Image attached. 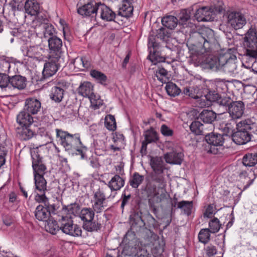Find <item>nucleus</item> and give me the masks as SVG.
Here are the masks:
<instances>
[{
    "instance_id": "obj_1",
    "label": "nucleus",
    "mask_w": 257,
    "mask_h": 257,
    "mask_svg": "<svg viewBox=\"0 0 257 257\" xmlns=\"http://www.w3.org/2000/svg\"><path fill=\"white\" fill-rule=\"evenodd\" d=\"M150 165L155 173L151 179L148 180L142 188V194L148 199L150 206L161 203L166 198V181L162 174L165 168V163L161 157H152Z\"/></svg>"
},
{
    "instance_id": "obj_2",
    "label": "nucleus",
    "mask_w": 257,
    "mask_h": 257,
    "mask_svg": "<svg viewBox=\"0 0 257 257\" xmlns=\"http://www.w3.org/2000/svg\"><path fill=\"white\" fill-rule=\"evenodd\" d=\"M55 131L57 138L66 150L75 152L77 155L80 156L81 159L84 158L86 148L83 146L78 134L72 135L58 128Z\"/></svg>"
},
{
    "instance_id": "obj_3",
    "label": "nucleus",
    "mask_w": 257,
    "mask_h": 257,
    "mask_svg": "<svg viewBox=\"0 0 257 257\" xmlns=\"http://www.w3.org/2000/svg\"><path fill=\"white\" fill-rule=\"evenodd\" d=\"M243 45L246 48L245 57L255 62L257 58V34L255 29L251 27L245 34Z\"/></svg>"
},
{
    "instance_id": "obj_4",
    "label": "nucleus",
    "mask_w": 257,
    "mask_h": 257,
    "mask_svg": "<svg viewBox=\"0 0 257 257\" xmlns=\"http://www.w3.org/2000/svg\"><path fill=\"white\" fill-rule=\"evenodd\" d=\"M135 236L134 232L128 231L123 238V241L128 244H132L131 242L135 243L134 246L130 248V255L132 257H146L148 253L146 246L143 245Z\"/></svg>"
},
{
    "instance_id": "obj_5",
    "label": "nucleus",
    "mask_w": 257,
    "mask_h": 257,
    "mask_svg": "<svg viewBox=\"0 0 257 257\" xmlns=\"http://www.w3.org/2000/svg\"><path fill=\"white\" fill-rule=\"evenodd\" d=\"M196 37L206 52H208L216 42L214 31L208 27L201 28L196 33Z\"/></svg>"
},
{
    "instance_id": "obj_6",
    "label": "nucleus",
    "mask_w": 257,
    "mask_h": 257,
    "mask_svg": "<svg viewBox=\"0 0 257 257\" xmlns=\"http://www.w3.org/2000/svg\"><path fill=\"white\" fill-rule=\"evenodd\" d=\"M220 69L226 73L235 76L238 73L236 57L229 52L223 53V57L221 58Z\"/></svg>"
},
{
    "instance_id": "obj_7",
    "label": "nucleus",
    "mask_w": 257,
    "mask_h": 257,
    "mask_svg": "<svg viewBox=\"0 0 257 257\" xmlns=\"http://www.w3.org/2000/svg\"><path fill=\"white\" fill-rule=\"evenodd\" d=\"M35 192V200L39 203H46L47 198L45 195V192L47 191V182L44 179L43 175H35L34 176Z\"/></svg>"
},
{
    "instance_id": "obj_8",
    "label": "nucleus",
    "mask_w": 257,
    "mask_h": 257,
    "mask_svg": "<svg viewBox=\"0 0 257 257\" xmlns=\"http://www.w3.org/2000/svg\"><path fill=\"white\" fill-rule=\"evenodd\" d=\"M60 224V229L63 232L74 237L81 235L82 229L81 227L76 224H74L70 219L67 217L62 216L61 219L59 220Z\"/></svg>"
},
{
    "instance_id": "obj_9",
    "label": "nucleus",
    "mask_w": 257,
    "mask_h": 257,
    "mask_svg": "<svg viewBox=\"0 0 257 257\" xmlns=\"http://www.w3.org/2000/svg\"><path fill=\"white\" fill-rule=\"evenodd\" d=\"M226 17L228 26L235 30L242 29L246 24L244 15L239 12H228Z\"/></svg>"
},
{
    "instance_id": "obj_10",
    "label": "nucleus",
    "mask_w": 257,
    "mask_h": 257,
    "mask_svg": "<svg viewBox=\"0 0 257 257\" xmlns=\"http://www.w3.org/2000/svg\"><path fill=\"white\" fill-rule=\"evenodd\" d=\"M106 197L102 188H99L93 193L92 208L97 213L102 212L107 206Z\"/></svg>"
},
{
    "instance_id": "obj_11",
    "label": "nucleus",
    "mask_w": 257,
    "mask_h": 257,
    "mask_svg": "<svg viewBox=\"0 0 257 257\" xmlns=\"http://www.w3.org/2000/svg\"><path fill=\"white\" fill-rule=\"evenodd\" d=\"M215 13L210 7H203L196 11L194 17L198 22H209L213 21Z\"/></svg>"
},
{
    "instance_id": "obj_12",
    "label": "nucleus",
    "mask_w": 257,
    "mask_h": 257,
    "mask_svg": "<svg viewBox=\"0 0 257 257\" xmlns=\"http://www.w3.org/2000/svg\"><path fill=\"white\" fill-rule=\"evenodd\" d=\"M32 167L35 175H43L45 173L46 167L43 163L42 158L37 151L31 152Z\"/></svg>"
},
{
    "instance_id": "obj_13",
    "label": "nucleus",
    "mask_w": 257,
    "mask_h": 257,
    "mask_svg": "<svg viewBox=\"0 0 257 257\" xmlns=\"http://www.w3.org/2000/svg\"><path fill=\"white\" fill-rule=\"evenodd\" d=\"M100 3L95 1H91L79 8L77 9V12L78 14L82 16L96 17L98 13L97 8Z\"/></svg>"
},
{
    "instance_id": "obj_14",
    "label": "nucleus",
    "mask_w": 257,
    "mask_h": 257,
    "mask_svg": "<svg viewBox=\"0 0 257 257\" xmlns=\"http://www.w3.org/2000/svg\"><path fill=\"white\" fill-rule=\"evenodd\" d=\"M244 109V105L242 101H233L229 106L228 113L232 119H236L242 116Z\"/></svg>"
},
{
    "instance_id": "obj_15",
    "label": "nucleus",
    "mask_w": 257,
    "mask_h": 257,
    "mask_svg": "<svg viewBox=\"0 0 257 257\" xmlns=\"http://www.w3.org/2000/svg\"><path fill=\"white\" fill-rule=\"evenodd\" d=\"M97 16L102 20L111 22L113 21L116 16L115 13L113 12L109 7L101 3L97 8Z\"/></svg>"
},
{
    "instance_id": "obj_16",
    "label": "nucleus",
    "mask_w": 257,
    "mask_h": 257,
    "mask_svg": "<svg viewBox=\"0 0 257 257\" xmlns=\"http://www.w3.org/2000/svg\"><path fill=\"white\" fill-rule=\"evenodd\" d=\"M223 57V53H220L218 56L208 55L202 61L205 67L209 69H220L221 66V58Z\"/></svg>"
},
{
    "instance_id": "obj_17",
    "label": "nucleus",
    "mask_w": 257,
    "mask_h": 257,
    "mask_svg": "<svg viewBox=\"0 0 257 257\" xmlns=\"http://www.w3.org/2000/svg\"><path fill=\"white\" fill-rule=\"evenodd\" d=\"M205 140L208 145H211L210 149L208 152L214 153L215 152L211 150L212 146H221L224 143L223 136L218 134L207 133L205 136Z\"/></svg>"
},
{
    "instance_id": "obj_18",
    "label": "nucleus",
    "mask_w": 257,
    "mask_h": 257,
    "mask_svg": "<svg viewBox=\"0 0 257 257\" xmlns=\"http://www.w3.org/2000/svg\"><path fill=\"white\" fill-rule=\"evenodd\" d=\"M251 136L249 132L237 130L232 134V139L236 144L243 145L250 141Z\"/></svg>"
},
{
    "instance_id": "obj_19",
    "label": "nucleus",
    "mask_w": 257,
    "mask_h": 257,
    "mask_svg": "<svg viewBox=\"0 0 257 257\" xmlns=\"http://www.w3.org/2000/svg\"><path fill=\"white\" fill-rule=\"evenodd\" d=\"M41 107L40 101L35 98H29L25 100V109L31 114H37Z\"/></svg>"
},
{
    "instance_id": "obj_20",
    "label": "nucleus",
    "mask_w": 257,
    "mask_h": 257,
    "mask_svg": "<svg viewBox=\"0 0 257 257\" xmlns=\"http://www.w3.org/2000/svg\"><path fill=\"white\" fill-rule=\"evenodd\" d=\"M26 86V79L20 75H15L10 77L9 89L16 88L23 89Z\"/></svg>"
},
{
    "instance_id": "obj_21",
    "label": "nucleus",
    "mask_w": 257,
    "mask_h": 257,
    "mask_svg": "<svg viewBox=\"0 0 257 257\" xmlns=\"http://www.w3.org/2000/svg\"><path fill=\"white\" fill-rule=\"evenodd\" d=\"M93 85L88 81L81 82L77 91L79 95L84 97H89L93 93Z\"/></svg>"
},
{
    "instance_id": "obj_22",
    "label": "nucleus",
    "mask_w": 257,
    "mask_h": 257,
    "mask_svg": "<svg viewBox=\"0 0 257 257\" xmlns=\"http://www.w3.org/2000/svg\"><path fill=\"white\" fill-rule=\"evenodd\" d=\"M25 10L29 15L36 16L40 12V4L37 0H27L25 4Z\"/></svg>"
},
{
    "instance_id": "obj_23",
    "label": "nucleus",
    "mask_w": 257,
    "mask_h": 257,
    "mask_svg": "<svg viewBox=\"0 0 257 257\" xmlns=\"http://www.w3.org/2000/svg\"><path fill=\"white\" fill-rule=\"evenodd\" d=\"M184 155L182 152H172L166 153L164 159L167 163L180 165L181 164Z\"/></svg>"
},
{
    "instance_id": "obj_24",
    "label": "nucleus",
    "mask_w": 257,
    "mask_h": 257,
    "mask_svg": "<svg viewBox=\"0 0 257 257\" xmlns=\"http://www.w3.org/2000/svg\"><path fill=\"white\" fill-rule=\"evenodd\" d=\"M124 185V180L118 175H115L107 184L112 192L119 190Z\"/></svg>"
},
{
    "instance_id": "obj_25",
    "label": "nucleus",
    "mask_w": 257,
    "mask_h": 257,
    "mask_svg": "<svg viewBox=\"0 0 257 257\" xmlns=\"http://www.w3.org/2000/svg\"><path fill=\"white\" fill-rule=\"evenodd\" d=\"M183 93L193 99H197L201 96L202 91L197 85H190L184 88Z\"/></svg>"
},
{
    "instance_id": "obj_26",
    "label": "nucleus",
    "mask_w": 257,
    "mask_h": 257,
    "mask_svg": "<svg viewBox=\"0 0 257 257\" xmlns=\"http://www.w3.org/2000/svg\"><path fill=\"white\" fill-rule=\"evenodd\" d=\"M17 121L22 126H29L33 122V118L28 111H21L17 115Z\"/></svg>"
},
{
    "instance_id": "obj_27",
    "label": "nucleus",
    "mask_w": 257,
    "mask_h": 257,
    "mask_svg": "<svg viewBox=\"0 0 257 257\" xmlns=\"http://www.w3.org/2000/svg\"><path fill=\"white\" fill-rule=\"evenodd\" d=\"M35 216L38 220L42 221H47L50 219V217L48 209L41 205L37 207Z\"/></svg>"
},
{
    "instance_id": "obj_28",
    "label": "nucleus",
    "mask_w": 257,
    "mask_h": 257,
    "mask_svg": "<svg viewBox=\"0 0 257 257\" xmlns=\"http://www.w3.org/2000/svg\"><path fill=\"white\" fill-rule=\"evenodd\" d=\"M58 70L57 64L54 62H46L44 66L42 72L43 75L45 78H48L53 76Z\"/></svg>"
},
{
    "instance_id": "obj_29",
    "label": "nucleus",
    "mask_w": 257,
    "mask_h": 257,
    "mask_svg": "<svg viewBox=\"0 0 257 257\" xmlns=\"http://www.w3.org/2000/svg\"><path fill=\"white\" fill-rule=\"evenodd\" d=\"M192 11L193 8L192 7L181 10L178 15L179 23L183 26L187 25L190 19Z\"/></svg>"
},
{
    "instance_id": "obj_30",
    "label": "nucleus",
    "mask_w": 257,
    "mask_h": 257,
    "mask_svg": "<svg viewBox=\"0 0 257 257\" xmlns=\"http://www.w3.org/2000/svg\"><path fill=\"white\" fill-rule=\"evenodd\" d=\"M216 118V114L212 110L204 109L199 115V118L206 123L211 124Z\"/></svg>"
},
{
    "instance_id": "obj_31",
    "label": "nucleus",
    "mask_w": 257,
    "mask_h": 257,
    "mask_svg": "<svg viewBox=\"0 0 257 257\" xmlns=\"http://www.w3.org/2000/svg\"><path fill=\"white\" fill-rule=\"evenodd\" d=\"M133 12V7L130 2L123 1L121 6L119 8L118 15L123 17H130Z\"/></svg>"
},
{
    "instance_id": "obj_32",
    "label": "nucleus",
    "mask_w": 257,
    "mask_h": 257,
    "mask_svg": "<svg viewBox=\"0 0 257 257\" xmlns=\"http://www.w3.org/2000/svg\"><path fill=\"white\" fill-rule=\"evenodd\" d=\"M64 90L60 87L54 86L49 94L50 98L56 102H60L64 96Z\"/></svg>"
},
{
    "instance_id": "obj_33",
    "label": "nucleus",
    "mask_w": 257,
    "mask_h": 257,
    "mask_svg": "<svg viewBox=\"0 0 257 257\" xmlns=\"http://www.w3.org/2000/svg\"><path fill=\"white\" fill-rule=\"evenodd\" d=\"M237 130L242 131H251L255 127V124L250 119H246L241 120L236 123Z\"/></svg>"
},
{
    "instance_id": "obj_34",
    "label": "nucleus",
    "mask_w": 257,
    "mask_h": 257,
    "mask_svg": "<svg viewBox=\"0 0 257 257\" xmlns=\"http://www.w3.org/2000/svg\"><path fill=\"white\" fill-rule=\"evenodd\" d=\"M39 30H43V34L45 38L49 36H53L55 32V30L52 25L45 23L41 24L37 28H36V32L39 34Z\"/></svg>"
},
{
    "instance_id": "obj_35",
    "label": "nucleus",
    "mask_w": 257,
    "mask_h": 257,
    "mask_svg": "<svg viewBox=\"0 0 257 257\" xmlns=\"http://www.w3.org/2000/svg\"><path fill=\"white\" fill-rule=\"evenodd\" d=\"M148 49L150 50V55L149 56L150 59L153 62L158 61L156 56L155 49L158 46V44L154 41L153 37H150L148 39Z\"/></svg>"
},
{
    "instance_id": "obj_36",
    "label": "nucleus",
    "mask_w": 257,
    "mask_h": 257,
    "mask_svg": "<svg viewBox=\"0 0 257 257\" xmlns=\"http://www.w3.org/2000/svg\"><path fill=\"white\" fill-rule=\"evenodd\" d=\"M178 22L177 19L173 16H167L163 17L162 19V25L171 30L174 29L176 27Z\"/></svg>"
},
{
    "instance_id": "obj_37",
    "label": "nucleus",
    "mask_w": 257,
    "mask_h": 257,
    "mask_svg": "<svg viewBox=\"0 0 257 257\" xmlns=\"http://www.w3.org/2000/svg\"><path fill=\"white\" fill-rule=\"evenodd\" d=\"M193 203L192 201L183 200L178 202L177 208L183 211L184 213L189 216L191 214Z\"/></svg>"
},
{
    "instance_id": "obj_38",
    "label": "nucleus",
    "mask_w": 257,
    "mask_h": 257,
    "mask_svg": "<svg viewBox=\"0 0 257 257\" xmlns=\"http://www.w3.org/2000/svg\"><path fill=\"white\" fill-rule=\"evenodd\" d=\"M191 131L196 135H204L207 134L205 132V126L200 121H194L190 126Z\"/></svg>"
},
{
    "instance_id": "obj_39",
    "label": "nucleus",
    "mask_w": 257,
    "mask_h": 257,
    "mask_svg": "<svg viewBox=\"0 0 257 257\" xmlns=\"http://www.w3.org/2000/svg\"><path fill=\"white\" fill-rule=\"evenodd\" d=\"M242 163L246 167H252L257 164V153L247 154L243 156Z\"/></svg>"
},
{
    "instance_id": "obj_40",
    "label": "nucleus",
    "mask_w": 257,
    "mask_h": 257,
    "mask_svg": "<svg viewBox=\"0 0 257 257\" xmlns=\"http://www.w3.org/2000/svg\"><path fill=\"white\" fill-rule=\"evenodd\" d=\"M49 47L54 51H59L62 46V40L56 37L52 36L48 40Z\"/></svg>"
},
{
    "instance_id": "obj_41",
    "label": "nucleus",
    "mask_w": 257,
    "mask_h": 257,
    "mask_svg": "<svg viewBox=\"0 0 257 257\" xmlns=\"http://www.w3.org/2000/svg\"><path fill=\"white\" fill-rule=\"evenodd\" d=\"M164 243L159 239L155 240L151 248L152 254L155 257L159 256L164 251Z\"/></svg>"
},
{
    "instance_id": "obj_42",
    "label": "nucleus",
    "mask_w": 257,
    "mask_h": 257,
    "mask_svg": "<svg viewBox=\"0 0 257 257\" xmlns=\"http://www.w3.org/2000/svg\"><path fill=\"white\" fill-rule=\"evenodd\" d=\"M47 231L52 234H55L60 229V224H58L56 221L49 219L47 221V224L45 226Z\"/></svg>"
},
{
    "instance_id": "obj_43",
    "label": "nucleus",
    "mask_w": 257,
    "mask_h": 257,
    "mask_svg": "<svg viewBox=\"0 0 257 257\" xmlns=\"http://www.w3.org/2000/svg\"><path fill=\"white\" fill-rule=\"evenodd\" d=\"M40 50V48L39 46H34L25 48L23 52L25 56L30 58H36L39 55Z\"/></svg>"
},
{
    "instance_id": "obj_44",
    "label": "nucleus",
    "mask_w": 257,
    "mask_h": 257,
    "mask_svg": "<svg viewBox=\"0 0 257 257\" xmlns=\"http://www.w3.org/2000/svg\"><path fill=\"white\" fill-rule=\"evenodd\" d=\"M94 216V211L90 208H83L80 214V217L84 221L93 220Z\"/></svg>"
},
{
    "instance_id": "obj_45",
    "label": "nucleus",
    "mask_w": 257,
    "mask_h": 257,
    "mask_svg": "<svg viewBox=\"0 0 257 257\" xmlns=\"http://www.w3.org/2000/svg\"><path fill=\"white\" fill-rule=\"evenodd\" d=\"M167 94L171 96H175L179 95L181 90L173 82H168L165 86Z\"/></svg>"
},
{
    "instance_id": "obj_46",
    "label": "nucleus",
    "mask_w": 257,
    "mask_h": 257,
    "mask_svg": "<svg viewBox=\"0 0 257 257\" xmlns=\"http://www.w3.org/2000/svg\"><path fill=\"white\" fill-rule=\"evenodd\" d=\"M90 74L92 77L94 78L100 84H106L107 78L104 73L96 70H91Z\"/></svg>"
},
{
    "instance_id": "obj_47",
    "label": "nucleus",
    "mask_w": 257,
    "mask_h": 257,
    "mask_svg": "<svg viewBox=\"0 0 257 257\" xmlns=\"http://www.w3.org/2000/svg\"><path fill=\"white\" fill-rule=\"evenodd\" d=\"M90 101L91 106L94 109L99 108L103 104V100L100 99V97L98 95H96L93 93L89 97Z\"/></svg>"
},
{
    "instance_id": "obj_48",
    "label": "nucleus",
    "mask_w": 257,
    "mask_h": 257,
    "mask_svg": "<svg viewBox=\"0 0 257 257\" xmlns=\"http://www.w3.org/2000/svg\"><path fill=\"white\" fill-rule=\"evenodd\" d=\"M144 177L141 175L139 173H135L132 178L130 180V185L134 188H137L139 185L143 182Z\"/></svg>"
},
{
    "instance_id": "obj_49",
    "label": "nucleus",
    "mask_w": 257,
    "mask_h": 257,
    "mask_svg": "<svg viewBox=\"0 0 257 257\" xmlns=\"http://www.w3.org/2000/svg\"><path fill=\"white\" fill-rule=\"evenodd\" d=\"M105 126L109 131H113L116 128V124L114 117L111 115H107L105 118Z\"/></svg>"
},
{
    "instance_id": "obj_50",
    "label": "nucleus",
    "mask_w": 257,
    "mask_h": 257,
    "mask_svg": "<svg viewBox=\"0 0 257 257\" xmlns=\"http://www.w3.org/2000/svg\"><path fill=\"white\" fill-rule=\"evenodd\" d=\"M211 232L208 228L201 229L198 233V239L200 242L206 244L210 240Z\"/></svg>"
},
{
    "instance_id": "obj_51",
    "label": "nucleus",
    "mask_w": 257,
    "mask_h": 257,
    "mask_svg": "<svg viewBox=\"0 0 257 257\" xmlns=\"http://www.w3.org/2000/svg\"><path fill=\"white\" fill-rule=\"evenodd\" d=\"M92 221H85L83 225V228L90 232L97 231L100 228V224Z\"/></svg>"
},
{
    "instance_id": "obj_52",
    "label": "nucleus",
    "mask_w": 257,
    "mask_h": 257,
    "mask_svg": "<svg viewBox=\"0 0 257 257\" xmlns=\"http://www.w3.org/2000/svg\"><path fill=\"white\" fill-rule=\"evenodd\" d=\"M145 138L144 141L148 143H151L153 142H156L158 140L157 133L153 130H148L145 133Z\"/></svg>"
},
{
    "instance_id": "obj_53",
    "label": "nucleus",
    "mask_w": 257,
    "mask_h": 257,
    "mask_svg": "<svg viewBox=\"0 0 257 257\" xmlns=\"http://www.w3.org/2000/svg\"><path fill=\"white\" fill-rule=\"evenodd\" d=\"M168 72L164 68H158L156 71V76L158 79L162 83H166Z\"/></svg>"
},
{
    "instance_id": "obj_54",
    "label": "nucleus",
    "mask_w": 257,
    "mask_h": 257,
    "mask_svg": "<svg viewBox=\"0 0 257 257\" xmlns=\"http://www.w3.org/2000/svg\"><path fill=\"white\" fill-rule=\"evenodd\" d=\"M10 77L5 74L0 73V88L7 90L9 87Z\"/></svg>"
},
{
    "instance_id": "obj_55",
    "label": "nucleus",
    "mask_w": 257,
    "mask_h": 257,
    "mask_svg": "<svg viewBox=\"0 0 257 257\" xmlns=\"http://www.w3.org/2000/svg\"><path fill=\"white\" fill-rule=\"evenodd\" d=\"M209 231L211 233L217 232L220 227V224L219 223V220L217 218H214L209 223Z\"/></svg>"
},
{
    "instance_id": "obj_56",
    "label": "nucleus",
    "mask_w": 257,
    "mask_h": 257,
    "mask_svg": "<svg viewBox=\"0 0 257 257\" xmlns=\"http://www.w3.org/2000/svg\"><path fill=\"white\" fill-rule=\"evenodd\" d=\"M23 128L20 133L21 139L28 140L31 139L33 136V132L28 128L29 126H22Z\"/></svg>"
},
{
    "instance_id": "obj_57",
    "label": "nucleus",
    "mask_w": 257,
    "mask_h": 257,
    "mask_svg": "<svg viewBox=\"0 0 257 257\" xmlns=\"http://www.w3.org/2000/svg\"><path fill=\"white\" fill-rule=\"evenodd\" d=\"M11 63L8 58H5L1 60L0 68L2 71L5 72H9L11 67Z\"/></svg>"
},
{
    "instance_id": "obj_58",
    "label": "nucleus",
    "mask_w": 257,
    "mask_h": 257,
    "mask_svg": "<svg viewBox=\"0 0 257 257\" xmlns=\"http://www.w3.org/2000/svg\"><path fill=\"white\" fill-rule=\"evenodd\" d=\"M197 99V105L199 107H203L210 105V103L208 99H207L206 95L203 96L202 93L201 94V96Z\"/></svg>"
},
{
    "instance_id": "obj_59",
    "label": "nucleus",
    "mask_w": 257,
    "mask_h": 257,
    "mask_svg": "<svg viewBox=\"0 0 257 257\" xmlns=\"http://www.w3.org/2000/svg\"><path fill=\"white\" fill-rule=\"evenodd\" d=\"M209 102L219 100V95L215 91H210L205 95Z\"/></svg>"
},
{
    "instance_id": "obj_60",
    "label": "nucleus",
    "mask_w": 257,
    "mask_h": 257,
    "mask_svg": "<svg viewBox=\"0 0 257 257\" xmlns=\"http://www.w3.org/2000/svg\"><path fill=\"white\" fill-rule=\"evenodd\" d=\"M161 134L165 137H170L173 134V131L166 124H163L160 127Z\"/></svg>"
},
{
    "instance_id": "obj_61",
    "label": "nucleus",
    "mask_w": 257,
    "mask_h": 257,
    "mask_svg": "<svg viewBox=\"0 0 257 257\" xmlns=\"http://www.w3.org/2000/svg\"><path fill=\"white\" fill-rule=\"evenodd\" d=\"M206 255L208 257H213L217 253V249L215 246L210 244L205 248Z\"/></svg>"
},
{
    "instance_id": "obj_62",
    "label": "nucleus",
    "mask_w": 257,
    "mask_h": 257,
    "mask_svg": "<svg viewBox=\"0 0 257 257\" xmlns=\"http://www.w3.org/2000/svg\"><path fill=\"white\" fill-rule=\"evenodd\" d=\"M7 153V151L6 148L4 147L0 146V168L5 163V157Z\"/></svg>"
},
{
    "instance_id": "obj_63",
    "label": "nucleus",
    "mask_w": 257,
    "mask_h": 257,
    "mask_svg": "<svg viewBox=\"0 0 257 257\" xmlns=\"http://www.w3.org/2000/svg\"><path fill=\"white\" fill-rule=\"evenodd\" d=\"M218 101L220 105L228 107V108L230 104L232 103L231 100L228 97H224L223 98L219 97Z\"/></svg>"
},
{
    "instance_id": "obj_64",
    "label": "nucleus",
    "mask_w": 257,
    "mask_h": 257,
    "mask_svg": "<svg viewBox=\"0 0 257 257\" xmlns=\"http://www.w3.org/2000/svg\"><path fill=\"white\" fill-rule=\"evenodd\" d=\"M214 206L213 205H209L204 213V216L207 218H211L214 213Z\"/></svg>"
}]
</instances>
